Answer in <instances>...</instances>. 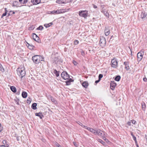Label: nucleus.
<instances>
[{
  "mask_svg": "<svg viewBox=\"0 0 147 147\" xmlns=\"http://www.w3.org/2000/svg\"><path fill=\"white\" fill-rule=\"evenodd\" d=\"M100 44L101 46H104L106 44L105 38L103 37H100Z\"/></svg>",
  "mask_w": 147,
  "mask_h": 147,
  "instance_id": "obj_1",
  "label": "nucleus"
},
{
  "mask_svg": "<svg viewBox=\"0 0 147 147\" xmlns=\"http://www.w3.org/2000/svg\"><path fill=\"white\" fill-rule=\"evenodd\" d=\"M111 66L114 68H116L117 66V60L115 59H113L111 61Z\"/></svg>",
  "mask_w": 147,
  "mask_h": 147,
  "instance_id": "obj_2",
  "label": "nucleus"
},
{
  "mask_svg": "<svg viewBox=\"0 0 147 147\" xmlns=\"http://www.w3.org/2000/svg\"><path fill=\"white\" fill-rule=\"evenodd\" d=\"M32 59L33 62L36 64H37L39 63V55H36L33 56Z\"/></svg>",
  "mask_w": 147,
  "mask_h": 147,
  "instance_id": "obj_3",
  "label": "nucleus"
},
{
  "mask_svg": "<svg viewBox=\"0 0 147 147\" xmlns=\"http://www.w3.org/2000/svg\"><path fill=\"white\" fill-rule=\"evenodd\" d=\"M17 74H25L26 73L24 68L23 67L18 68L17 69Z\"/></svg>",
  "mask_w": 147,
  "mask_h": 147,
  "instance_id": "obj_4",
  "label": "nucleus"
},
{
  "mask_svg": "<svg viewBox=\"0 0 147 147\" xmlns=\"http://www.w3.org/2000/svg\"><path fill=\"white\" fill-rule=\"evenodd\" d=\"M61 77L63 79L65 80H68L70 78L69 74H61Z\"/></svg>",
  "mask_w": 147,
  "mask_h": 147,
  "instance_id": "obj_5",
  "label": "nucleus"
},
{
  "mask_svg": "<svg viewBox=\"0 0 147 147\" xmlns=\"http://www.w3.org/2000/svg\"><path fill=\"white\" fill-rule=\"evenodd\" d=\"M143 54L140 52H138L137 55V60L138 61H140L143 58Z\"/></svg>",
  "mask_w": 147,
  "mask_h": 147,
  "instance_id": "obj_6",
  "label": "nucleus"
},
{
  "mask_svg": "<svg viewBox=\"0 0 147 147\" xmlns=\"http://www.w3.org/2000/svg\"><path fill=\"white\" fill-rule=\"evenodd\" d=\"M84 12V11H80L79 12V15L80 16L84 17V18H86L87 16V14L85 13Z\"/></svg>",
  "mask_w": 147,
  "mask_h": 147,
  "instance_id": "obj_7",
  "label": "nucleus"
},
{
  "mask_svg": "<svg viewBox=\"0 0 147 147\" xmlns=\"http://www.w3.org/2000/svg\"><path fill=\"white\" fill-rule=\"evenodd\" d=\"M33 37V39L35 41L39 42L40 41L39 37L36 35L35 33H33L32 34Z\"/></svg>",
  "mask_w": 147,
  "mask_h": 147,
  "instance_id": "obj_8",
  "label": "nucleus"
},
{
  "mask_svg": "<svg viewBox=\"0 0 147 147\" xmlns=\"http://www.w3.org/2000/svg\"><path fill=\"white\" fill-rule=\"evenodd\" d=\"M105 34L106 36H108L110 33V30L109 26L105 27Z\"/></svg>",
  "mask_w": 147,
  "mask_h": 147,
  "instance_id": "obj_9",
  "label": "nucleus"
},
{
  "mask_svg": "<svg viewBox=\"0 0 147 147\" xmlns=\"http://www.w3.org/2000/svg\"><path fill=\"white\" fill-rule=\"evenodd\" d=\"M117 84L114 81L111 82L110 84V88L113 90L114 89L115 87L116 86Z\"/></svg>",
  "mask_w": 147,
  "mask_h": 147,
  "instance_id": "obj_10",
  "label": "nucleus"
},
{
  "mask_svg": "<svg viewBox=\"0 0 147 147\" xmlns=\"http://www.w3.org/2000/svg\"><path fill=\"white\" fill-rule=\"evenodd\" d=\"M31 3L34 5L38 4L40 3L41 0H31Z\"/></svg>",
  "mask_w": 147,
  "mask_h": 147,
  "instance_id": "obj_11",
  "label": "nucleus"
},
{
  "mask_svg": "<svg viewBox=\"0 0 147 147\" xmlns=\"http://www.w3.org/2000/svg\"><path fill=\"white\" fill-rule=\"evenodd\" d=\"M102 12L104 13V15L107 17L108 18L109 16V14L107 11H106L105 9H103V8L101 11Z\"/></svg>",
  "mask_w": 147,
  "mask_h": 147,
  "instance_id": "obj_12",
  "label": "nucleus"
},
{
  "mask_svg": "<svg viewBox=\"0 0 147 147\" xmlns=\"http://www.w3.org/2000/svg\"><path fill=\"white\" fill-rule=\"evenodd\" d=\"M147 15V13L144 11H142L140 15L141 18L143 19L146 17Z\"/></svg>",
  "mask_w": 147,
  "mask_h": 147,
  "instance_id": "obj_13",
  "label": "nucleus"
},
{
  "mask_svg": "<svg viewBox=\"0 0 147 147\" xmlns=\"http://www.w3.org/2000/svg\"><path fill=\"white\" fill-rule=\"evenodd\" d=\"M27 44H26V46L30 49L32 50L34 49V48H35V47L32 45H30L28 42H27Z\"/></svg>",
  "mask_w": 147,
  "mask_h": 147,
  "instance_id": "obj_14",
  "label": "nucleus"
},
{
  "mask_svg": "<svg viewBox=\"0 0 147 147\" xmlns=\"http://www.w3.org/2000/svg\"><path fill=\"white\" fill-rule=\"evenodd\" d=\"M59 13H63L66 12H67L69 10V9H59Z\"/></svg>",
  "mask_w": 147,
  "mask_h": 147,
  "instance_id": "obj_15",
  "label": "nucleus"
},
{
  "mask_svg": "<svg viewBox=\"0 0 147 147\" xmlns=\"http://www.w3.org/2000/svg\"><path fill=\"white\" fill-rule=\"evenodd\" d=\"M86 129L89 131H90L93 133L94 134L96 133V129H93L90 128L89 127H87Z\"/></svg>",
  "mask_w": 147,
  "mask_h": 147,
  "instance_id": "obj_16",
  "label": "nucleus"
},
{
  "mask_svg": "<svg viewBox=\"0 0 147 147\" xmlns=\"http://www.w3.org/2000/svg\"><path fill=\"white\" fill-rule=\"evenodd\" d=\"M124 64L125 66V68L127 70L129 69V63L128 62L125 61L124 63Z\"/></svg>",
  "mask_w": 147,
  "mask_h": 147,
  "instance_id": "obj_17",
  "label": "nucleus"
},
{
  "mask_svg": "<svg viewBox=\"0 0 147 147\" xmlns=\"http://www.w3.org/2000/svg\"><path fill=\"white\" fill-rule=\"evenodd\" d=\"M103 77V75L102 74H99L98 76V80H96L95 82V83L97 84L101 80V79Z\"/></svg>",
  "mask_w": 147,
  "mask_h": 147,
  "instance_id": "obj_18",
  "label": "nucleus"
},
{
  "mask_svg": "<svg viewBox=\"0 0 147 147\" xmlns=\"http://www.w3.org/2000/svg\"><path fill=\"white\" fill-rule=\"evenodd\" d=\"M63 1V0H57L56 2L59 4L65 3Z\"/></svg>",
  "mask_w": 147,
  "mask_h": 147,
  "instance_id": "obj_19",
  "label": "nucleus"
},
{
  "mask_svg": "<svg viewBox=\"0 0 147 147\" xmlns=\"http://www.w3.org/2000/svg\"><path fill=\"white\" fill-rule=\"evenodd\" d=\"M7 10L6 8H5V12L3 13L1 16V18H2L4 16H5L7 14Z\"/></svg>",
  "mask_w": 147,
  "mask_h": 147,
  "instance_id": "obj_20",
  "label": "nucleus"
},
{
  "mask_svg": "<svg viewBox=\"0 0 147 147\" xmlns=\"http://www.w3.org/2000/svg\"><path fill=\"white\" fill-rule=\"evenodd\" d=\"M35 115L36 116L39 117L41 119H42V117L43 116V115H42V113H40V112L39 113H35Z\"/></svg>",
  "mask_w": 147,
  "mask_h": 147,
  "instance_id": "obj_21",
  "label": "nucleus"
},
{
  "mask_svg": "<svg viewBox=\"0 0 147 147\" xmlns=\"http://www.w3.org/2000/svg\"><path fill=\"white\" fill-rule=\"evenodd\" d=\"M51 13L53 14H59V10H57L56 11L53 10L51 12Z\"/></svg>",
  "mask_w": 147,
  "mask_h": 147,
  "instance_id": "obj_22",
  "label": "nucleus"
},
{
  "mask_svg": "<svg viewBox=\"0 0 147 147\" xmlns=\"http://www.w3.org/2000/svg\"><path fill=\"white\" fill-rule=\"evenodd\" d=\"M37 104L35 103H33L32 105V108L34 109L35 110L37 109L36 106H37Z\"/></svg>",
  "mask_w": 147,
  "mask_h": 147,
  "instance_id": "obj_23",
  "label": "nucleus"
},
{
  "mask_svg": "<svg viewBox=\"0 0 147 147\" xmlns=\"http://www.w3.org/2000/svg\"><path fill=\"white\" fill-rule=\"evenodd\" d=\"M82 86L85 88H87L88 86V83L86 82H84L82 84Z\"/></svg>",
  "mask_w": 147,
  "mask_h": 147,
  "instance_id": "obj_24",
  "label": "nucleus"
},
{
  "mask_svg": "<svg viewBox=\"0 0 147 147\" xmlns=\"http://www.w3.org/2000/svg\"><path fill=\"white\" fill-rule=\"evenodd\" d=\"M22 96L24 98H26L27 96V94L26 92H23L22 93Z\"/></svg>",
  "mask_w": 147,
  "mask_h": 147,
  "instance_id": "obj_25",
  "label": "nucleus"
},
{
  "mask_svg": "<svg viewBox=\"0 0 147 147\" xmlns=\"http://www.w3.org/2000/svg\"><path fill=\"white\" fill-rule=\"evenodd\" d=\"M73 80L71 78H69V79L68 80V81L66 82V84L67 85H69L70 84V82H73Z\"/></svg>",
  "mask_w": 147,
  "mask_h": 147,
  "instance_id": "obj_26",
  "label": "nucleus"
},
{
  "mask_svg": "<svg viewBox=\"0 0 147 147\" xmlns=\"http://www.w3.org/2000/svg\"><path fill=\"white\" fill-rule=\"evenodd\" d=\"M10 89L13 92L15 93L16 92V88L13 86H11L10 87Z\"/></svg>",
  "mask_w": 147,
  "mask_h": 147,
  "instance_id": "obj_27",
  "label": "nucleus"
},
{
  "mask_svg": "<svg viewBox=\"0 0 147 147\" xmlns=\"http://www.w3.org/2000/svg\"><path fill=\"white\" fill-rule=\"evenodd\" d=\"M141 105L142 106V109L144 111H145L146 107V105L145 104L144 102H142L141 103Z\"/></svg>",
  "mask_w": 147,
  "mask_h": 147,
  "instance_id": "obj_28",
  "label": "nucleus"
},
{
  "mask_svg": "<svg viewBox=\"0 0 147 147\" xmlns=\"http://www.w3.org/2000/svg\"><path fill=\"white\" fill-rule=\"evenodd\" d=\"M53 24L52 22H51L49 24H45L44 25V26L46 27V28H48L51 26Z\"/></svg>",
  "mask_w": 147,
  "mask_h": 147,
  "instance_id": "obj_29",
  "label": "nucleus"
},
{
  "mask_svg": "<svg viewBox=\"0 0 147 147\" xmlns=\"http://www.w3.org/2000/svg\"><path fill=\"white\" fill-rule=\"evenodd\" d=\"M95 135H98L99 136L100 132L102 133V131L100 129H96Z\"/></svg>",
  "mask_w": 147,
  "mask_h": 147,
  "instance_id": "obj_30",
  "label": "nucleus"
},
{
  "mask_svg": "<svg viewBox=\"0 0 147 147\" xmlns=\"http://www.w3.org/2000/svg\"><path fill=\"white\" fill-rule=\"evenodd\" d=\"M121 78V77L120 76H117L115 78V80L117 81H119Z\"/></svg>",
  "mask_w": 147,
  "mask_h": 147,
  "instance_id": "obj_31",
  "label": "nucleus"
},
{
  "mask_svg": "<svg viewBox=\"0 0 147 147\" xmlns=\"http://www.w3.org/2000/svg\"><path fill=\"white\" fill-rule=\"evenodd\" d=\"M51 72L52 74H59V71H57L55 69H52L51 70Z\"/></svg>",
  "mask_w": 147,
  "mask_h": 147,
  "instance_id": "obj_32",
  "label": "nucleus"
},
{
  "mask_svg": "<svg viewBox=\"0 0 147 147\" xmlns=\"http://www.w3.org/2000/svg\"><path fill=\"white\" fill-rule=\"evenodd\" d=\"M51 100L55 104H56L57 103V101L55 100V99L53 97H51Z\"/></svg>",
  "mask_w": 147,
  "mask_h": 147,
  "instance_id": "obj_33",
  "label": "nucleus"
},
{
  "mask_svg": "<svg viewBox=\"0 0 147 147\" xmlns=\"http://www.w3.org/2000/svg\"><path fill=\"white\" fill-rule=\"evenodd\" d=\"M98 141L101 143L103 145H105V142H104V141H103L102 140H101V139H98Z\"/></svg>",
  "mask_w": 147,
  "mask_h": 147,
  "instance_id": "obj_34",
  "label": "nucleus"
},
{
  "mask_svg": "<svg viewBox=\"0 0 147 147\" xmlns=\"http://www.w3.org/2000/svg\"><path fill=\"white\" fill-rule=\"evenodd\" d=\"M39 63L41 61H44V57H42L41 56L39 55Z\"/></svg>",
  "mask_w": 147,
  "mask_h": 147,
  "instance_id": "obj_35",
  "label": "nucleus"
},
{
  "mask_svg": "<svg viewBox=\"0 0 147 147\" xmlns=\"http://www.w3.org/2000/svg\"><path fill=\"white\" fill-rule=\"evenodd\" d=\"M0 70L2 72H3L4 71V69L3 68L2 65L0 63Z\"/></svg>",
  "mask_w": 147,
  "mask_h": 147,
  "instance_id": "obj_36",
  "label": "nucleus"
},
{
  "mask_svg": "<svg viewBox=\"0 0 147 147\" xmlns=\"http://www.w3.org/2000/svg\"><path fill=\"white\" fill-rule=\"evenodd\" d=\"M114 37H113V36H111V37L109 41V42L112 43V42H113V40L114 39L113 38Z\"/></svg>",
  "mask_w": 147,
  "mask_h": 147,
  "instance_id": "obj_37",
  "label": "nucleus"
},
{
  "mask_svg": "<svg viewBox=\"0 0 147 147\" xmlns=\"http://www.w3.org/2000/svg\"><path fill=\"white\" fill-rule=\"evenodd\" d=\"M99 136H100L102 137H103L104 136H105V134L104 132L102 131V133L100 132Z\"/></svg>",
  "mask_w": 147,
  "mask_h": 147,
  "instance_id": "obj_38",
  "label": "nucleus"
},
{
  "mask_svg": "<svg viewBox=\"0 0 147 147\" xmlns=\"http://www.w3.org/2000/svg\"><path fill=\"white\" fill-rule=\"evenodd\" d=\"M79 124L81 126L83 127H84L86 129V128L87 127V126H85L82 123H81L80 122H79Z\"/></svg>",
  "mask_w": 147,
  "mask_h": 147,
  "instance_id": "obj_39",
  "label": "nucleus"
},
{
  "mask_svg": "<svg viewBox=\"0 0 147 147\" xmlns=\"http://www.w3.org/2000/svg\"><path fill=\"white\" fill-rule=\"evenodd\" d=\"M43 27H42V26H40L37 28V30H42L43 29Z\"/></svg>",
  "mask_w": 147,
  "mask_h": 147,
  "instance_id": "obj_40",
  "label": "nucleus"
},
{
  "mask_svg": "<svg viewBox=\"0 0 147 147\" xmlns=\"http://www.w3.org/2000/svg\"><path fill=\"white\" fill-rule=\"evenodd\" d=\"M58 59V58L57 57H55L54 58V62H55L56 63H57L58 62V61H57Z\"/></svg>",
  "mask_w": 147,
  "mask_h": 147,
  "instance_id": "obj_41",
  "label": "nucleus"
},
{
  "mask_svg": "<svg viewBox=\"0 0 147 147\" xmlns=\"http://www.w3.org/2000/svg\"><path fill=\"white\" fill-rule=\"evenodd\" d=\"M31 101V99L30 98H28L27 101V102L28 103L30 104Z\"/></svg>",
  "mask_w": 147,
  "mask_h": 147,
  "instance_id": "obj_42",
  "label": "nucleus"
},
{
  "mask_svg": "<svg viewBox=\"0 0 147 147\" xmlns=\"http://www.w3.org/2000/svg\"><path fill=\"white\" fill-rule=\"evenodd\" d=\"M73 64H74V65L76 66L78 64L77 62L76 61H75V60H73Z\"/></svg>",
  "mask_w": 147,
  "mask_h": 147,
  "instance_id": "obj_43",
  "label": "nucleus"
},
{
  "mask_svg": "<svg viewBox=\"0 0 147 147\" xmlns=\"http://www.w3.org/2000/svg\"><path fill=\"white\" fill-rule=\"evenodd\" d=\"M73 143L74 144V145L76 147H78V145L76 142H73Z\"/></svg>",
  "mask_w": 147,
  "mask_h": 147,
  "instance_id": "obj_44",
  "label": "nucleus"
},
{
  "mask_svg": "<svg viewBox=\"0 0 147 147\" xmlns=\"http://www.w3.org/2000/svg\"><path fill=\"white\" fill-rule=\"evenodd\" d=\"M55 145L57 147H61V146L60 145L57 143H56Z\"/></svg>",
  "mask_w": 147,
  "mask_h": 147,
  "instance_id": "obj_45",
  "label": "nucleus"
},
{
  "mask_svg": "<svg viewBox=\"0 0 147 147\" xmlns=\"http://www.w3.org/2000/svg\"><path fill=\"white\" fill-rule=\"evenodd\" d=\"M23 74H20L19 76L21 79L25 76V75H23Z\"/></svg>",
  "mask_w": 147,
  "mask_h": 147,
  "instance_id": "obj_46",
  "label": "nucleus"
},
{
  "mask_svg": "<svg viewBox=\"0 0 147 147\" xmlns=\"http://www.w3.org/2000/svg\"><path fill=\"white\" fill-rule=\"evenodd\" d=\"M103 138V140H104L105 141H106V142H107V141H108V140H107V139H106L105 137V136L103 137H102Z\"/></svg>",
  "mask_w": 147,
  "mask_h": 147,
  "instance_id": "obj_47",
  "label": "nucleus"
},
{
  "mask_svg": "<svg viewBox=\"0 0 147 147\" xmlns=\"http://www.w3.org/2000/svg\"><path fill=\"white\" fill-rule=\"evenodd\" d=\"M81 54H82V55L83 56H84V51L82 50L81 51Z\"/></svg>",
  "mask_w": 147,
  "mask_h": 147,
  "instance_id": "obj_48",
  "label": "nucleus"
},
{
  "mask_svg": "<svg viewBox=\"0 0 147 147\" xmlns=\"http://www.w3.org/2000/svg\"><path fill=\"white\" fill-rule=\"evenodd\" d=\"M143 80L144 82H147V79L146 77L144 78L143 79Z\"/></svg>",
  "mask_w": 147,
  "mask_h": 147,
  "instance_id": "obj_49",
  "label": "nucleus"
},
{
  "mask_svg": "<svg viewBox=\"0 0 147 147\" xmlns=\"http://www.w3.org/2000/svg\"><path fill=\"white\" fill-rule=\"evenodd\" d=\"M75 43L76 44H78L79 43V41L77 40H76L75 41Z\"/></svg>",
  "mask_w": 147,
  "mask_h": 147,
  "instance_id": "obj_50",
  "label": "nucleus"
},
{
  "mask_svg": "<svg viewBox=\"0 0 147 147\" xmlns=\"http://www.w3.org/2000/svg\"><path fill=\"white\" fill-rule=\"evenodd\" d=\"M131 122L133 124H135V123L136 122V121H135L134 120H131Z\"/></svg>",
  "mask_w": 147,
  "mask_h": 147,
  "instance_id": "obj_51",
  "label": "nucleus"
},
{
  "mask_svg": "<svg viewBox=\"0 0 147 147\" xmlns=\"http://www.w3.org/2000/svg\"><path fill=\"white\" fill-rule=\"evenodd\" d=\"M2 127L1 126V124H0V132L2 130Z\"/></svg>",
  "mask_w": 147,
  "mask_h": 147,
  "instance_id": "obj_52",
  "label": "nucleus"
},
{
  "mask_svg": "<svg viewBox=\"0 0 147 147\" xmlns=\"http://www.w3.org/2000/svg\"><path fill=\"white\" fill-rule=\"evenodd\" d=\"M133 140L134 141H136V138L135 136H133Z\"/></svg>",
  "mask_w": 147,
  "mask_h": 147,
  "instance_id": "obj_53",
  "label": "nucleus"
},
{
  "mask_svg": "<svg viewBox=\"0 0 147 147\" xmlns=\"http://www.w3.org/2000/svg\"><path fill=\"white\" fill-rule=\"evenodd\" d=\"M3 143L4 144H5L6 143V141L5 140H3Z\"/></svg>",
  "mask_w": 147,
  "mask_h": 147,
  "instance_id": "obj_54",
  "label": "nucleus"
},
{
  "mask_svg": "<svg viewBox=\"0 0 147 147\" xmlns=\"http://www.w3.org/2000/svg\"><path fill=\"white\" fill-rule=\"evenodd\" d=\"M127 124L129 125H131V122L128 121L127 122Z\"/></svg>",
  "mask_w": 147,
  "mask_h": 147,
  "instance_id": "obj_55",
  "label": "nucleus"
},
{
  "mask_svg": "<svg viewBox=\"0 0 147 147\" xmlns=\"http://www.w3.org/2000/svg\"><path fill=\"white\" fill-rule=\"evenodd\" d=\"M28 0H24V3H27L28 2Z\"/></svg>",
  "mask_w": 147,
  "mask_h": 147,
  "instance_id": "obj_56",
  "label": "nucleus"
},
{
  "mask_svg": "<svg viewBox=\"0 0 147 147\" xmlns=\"http://www.w3.org/2000/svg\"><path fill=\"white\" fill-rule=\"evenodd\" d=\"M61 74H67V72L66 71H63Z\"/></svg>",
  "mask_w": 147,
  "mask_h": 147,
  "instance_id": "obj_57",
  "label": "nucleus"
},
{
  "mask_svg": "<svg viewBox=\"0 0 147 147\" xmlns=\"http://www.w3.org/2000/svg\"><path fill=\"white\" fill-rule=\"evenodd\" d=\"M0 147H8V146H6L5 145H2V146H1Z\"/></svg>",
  "mask_w": 147,
  "mask_h": 147,
  "instance_id": "obj_58",
  "label": "nucleus"
},
{
  "mask_svg": "<svg viewBox=\"0 0 147 147\" xmlns=\"http://www.w3.org/2000/svg\"><path fill=\"white\" fill-rule=\"evenodd\" d=\"M93 7L94 8H96L97 7L96 5H93Z\"/></svg>",
  "mask_w": 147,
  "mask_h": 147,
  "instance_id": "obj_59",
  "label": "nucleus"
},
{
  "mask_svg": "<svg viewBox=\"0 0 147 147\" xmlns=\"http://www.w3.org/2000/svg\"><path fill=\"white\" fill-rule=\"evenodd\" d=\"M56 76L57 77H59V74H55Z\"/></svg>",
  "mask_w": 147,
  "mask_h": 147,
  "instance_id": "obj_60",
  "label": "nucleus"
},
{
  "mask_svg": "<svg viewBox=\"0 0 147 147\" xmlns=\"http://www.w3.org/2000/svg\"><path fill=\"white\" fill-rule=\"evenodd\" d=\"M135 141V142L136 145V146H137V145H138V144H137V140H136V141Z\"/></svg>",
  "mask_w": 147,
  "mask_h": 147,
  "instance_id": "obj_61",
  "label": "nucleus"
},
{
  "mask_svg": "<svg viewBox=\"0 0 147 147\" xmlns=\"http://www.w3.org/2000/svg\"><path fill=\"white\" fill-rule=\"evenodd\" d=\"M10 12H12V14H14L15 13V12L13 11H11Z\"/></svg>",
  "mask_w": 147,
  "mask_h": 147,
  "instance_id": "obj_62",
  "label": "nucleus"
},
{
  "mask_svg": "<svg viewBox=\"0 0 147 147\" xmlns=\"http://www.w3.org/2000/svg\"><path fill=\"white\" fill-rule=\"evenodd\" d=\"M22 1H23V0H19V2L20 3H22Z\"/></svg>",
  "mask_w": 147,
  "mask_h": 147,
  "instance_id": "obj_63",
  "label": "nucleus"
},
{
  "mask_svg": "<svg viewBox=\"0 0 147 147\" xmlns=\"http://www.w3.org/2000/svg\"><path fill=\"white\" fill-rule=\"evenodd\" d=\"M131 135L133 137V136H135L132 133L131 134Z\"/></svg>",
  "mask_w": 147,
  "mask_h": 147,
  "instance_id": "obj_64",
  "label": "nucleus"
}]
</instances>
